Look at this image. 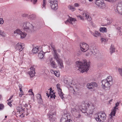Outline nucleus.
Returning a JSON list of instances; mask_svg holds the SVG:
<instances>
[{"label": "nucleus", "instance_id": "f257e3e1", "mask_svg": "<svg viewBox=\"0 0 122 122\" xmlns=\"http://www.w3.org/2000/svg\"><path fill=\"white\" fill-rule=\"evenodd\" d=\"M76 63L77 66L79 68L78 70L81 72L83 73L89 70L90 62H87L86 60L82 61H77Z\"/></svg>", "mask_w": 122, "mask_h": 122}, {"label": "nucleus", "instance_id": "f03ea898", "mask_svg": "<svg viewBox=\"0 0 122 122\" xmlns=\"http://www.w3.org/2000/svg\"><path fill=\"white\" fill-rule=\"evenodd\" d=\"M35 24L33 23H31L28 21L25 22L23 23V28L25 31L30 32L33 30Z\"/></svg>", "mask_w": 122, "mask_h": 122}, {"label": "nucleus", "instance_id": "7ed1b4c3", "mask_svg": "<svg viewBox=\"0 0 122 122\" xmlns=\"http://www.w3.org/2000/svg\"><path fill=\"white\" fill-rule=\"evenodd\" d=\"M81 111L78 106H76L75 108L72 109L71 112L73 116L76 118H80L81 115L79 113Z\"/></svg>", "mask_w": 122, "mask_h": 122}, {"label": "nucleus", "instance_id": "20e7f679", "mask_svg": "<svg viewBox=\"0 0 122 122\" xmlns=\"http://www.w3.org/2000/svg\"><path fill=\"white\" fill-rule=\"evenodd\" d=\"M106 115L104 112H100L97 114V116L96 118V121L98 122H103L106 119Z\"/></svg>", "mask_w": 122, "mask_h": 122}, {"label": "nucleus", "instance_id": "39448f33", "mask_svg": "<svg viewBox=\"0 0 122 122\" xmlns=\"http://www.w3.org/2000/svg\"><path fill=\"white\" fill-rule=\"evenodd\" d=\"M51 8L56 10L58 8V2L57 0H48Z\"/></svg>", "mask_w": 122, "mask_h": 122}, {"label": "nucleus", "instance_id": "423d86ee", "mask_svg": "<svg viewBox=\"0 0 122 122\" xmlns=\"http://www.w3.org/2000/svg\"><path fill=\"white\" fill-rule=\"evenodd\" d=\"M102 87L103 89L106 90L109 89L111 86L112 85L109 82L107 81L106 80H102Z\"/></svg>", "mask_w": 122, "mask_h": 122}, {"label": "nucleus", "instance_id": "0eeeda50", "mask_svg": "<svg viewBox=\"0 0 122 122\" xmlns=\"http://www.w3.org/2000/svg\"><path fill=\"white\" fill-rule=\"evenodd\" d=\"M80 46L81 51L82 52H86L89 50V45L84 42L81 43L80 44Z\"/></svg>", "mask_w": 122, "mask_h": 122}, {"label": "nucleus", "instance_id": "6e6552de", "mask_svg": "<svg viewBox=\"0 0 122 122\" xmlns=\"http://www.w3.org/2000/svg\"><path fill=\"white\" fill-rule=\"evenodd\" d=\"M14 33L15 34V35L16 36H17V35H20V38L21 39L24 38L27 35L26 33L25 32H22L20 30L18 29L14 31Z\"/></svg>", "mask_w": 122, "mask_h": 122}, {"label": "nucleus", "instance_id": "1a4fd4ad", "mask_svg": "<svg viewBox=\"0 0 122 122\" xmlns=\"http://www.w3.org/2000/svg\"><path fill=\"white\" fill-rule=\"evenodd\" d=\"M86 86L89 89L94 90L95 88L97 87L98 85L96 83L93 82L87 83Z\"/></svg>", "mask_w": 122, "mask_h": 122}, {"label": "nucleus", "instance_id": "9d476101", "mask_svg": "<svg viewBox=\"0 0 122 122\" xmlns=\"http://www.w3.org/2000/svg\"><path fill=\"white\" fill-rule=\"evenodd\" d=\"M115 11L116 12L121 13L122 14V1L118 3L116 7H115Z\"/></svg>", "mask_w": 122, "mask_h": 122}, {"label": "nucleus", "instance_id": "9b49d317", "mask_svg": "<svg viewBox=\"0 0 122 122\" xmlns=\"http://www.w3.org/2000/svg\"><path fill=\"white\" fill-rule=\"evenodd\" d=\"M56 112L55 110H50L48 112L49 116V118L50 120L54 119V117L56 114Z\"/></svg>", "mask_w": 122, "mask_h": 122}, {"label": "nucleus", "instance_id": "f8f14e48", "mask_svg": "<svg viewBox=\"0 0 122 122\" xmlns=\"http://www.w3.org/2000/svg\"><path fill=\"white\" fill-rule=\"evenodd\" d=\"M95 3L98 7L100 8L104 5L103 0H96Z\"/></svg>", "mask_w": 122, "mask_h": 122}, {"label": "nucleus", "instance_id": "ddd939ff", "mask_svg": "<svg viewBox=\"0 0 122 122\" xmlns=\"http://www.w3.org/2000/svg\"><path fill=\"white\" fill-rule=\"evenodd\" d=\"M60 84H58L56 85L57 88L58 90V94L61 98L63 100L65 99L63 97L64 94L62 92L61 89L60 88Z\"/></svg>", "mask_w": 122, "mask_h": 122}, {"label": "nucleus", "instance_id": "4468645a", "mask_svg": "<svg viewBox=\"0 0 122 122\" xmlns=\"http://www.w3.org/2000/svg\"><path fill=\"white\" fill-rule=\"evenodd\" d=\"M23 44L21 43H18L15 46V48L16 50L19 51H22L24 47L23 46Z\"/></svg>", "mask_w": 122, "mask_h": 122}, {"label": "nucleus", "instance_id": "2eb2a0df", "mask_svg": "<svg viewBox=\"0 0 122 122\" xmlns=\"http://www.w3.org/2000/svg\"><path fill=\"white\" fill-rule=\"evenodd\" d=\"M76 21V19L74 18H72L69 16L68 19L65 22V23L67 24L68 22H69L70 24H72V22H74Z\"/></svg>", "mask_w": 122, "mask_h": 122}, {"label": "nucleus", "instance_id": "dca6fc26", "mask_svg": "<svg viewBox=\"0 0 122 122\" xmlns=\"http://www.w3.org/2000/svg\"><path fill=\"white\" fill-rule=\"evenodd\" d=\"M50 62L51 66L53 68H56L57 67V65L56 64L55 61L53 60L52 58H51L50 60Z\"/></svg>", "mask_w": 122, "mask_h": 122}, {"label": "nucleus", "instance_id": "f3484780", "mask_svg": "<svg viewBox=\"0 0 122 122\" xmlns=\"http://www.w3.org/2000/svg\"><path fill=\"white\" fill-rule=\"evenodd\" d=\"M50 71L51 73L54 74L57 77H59V76L60 73L59 71L52 69Z\"/></svg>", "mask_w": 122, "mask_h": 122}, {"label": "nucleus", "instance_id": "a211bd4d", "mask_svg": "<svg viewBox=\"0 0 122 122\" xmlns=\"http://www.w3.org/2000/svg\"><path fill=\"white\" fill-rule=\"evenodd\" d=\"M106 80L107 81L109 82L112 85V77L111 76H109L107 77L106 79L104 80Z\"/></svg>", "mask_w": 122, "mask_h": 122}, {"label": "nucleus", "instance_id": "6ab92c4d", "mask_svg": "<svg viewBox=\"0 0 122 122\" xmlns=\"http://www.w3.org/2000/svg\"><path fill=\"white\" fill-rule=\"evenodd\" d=\"M46 52H44L42 51H41L38 55V57L40 59L43 58L44 57L45 53Z\"/></svg>", "mask_w": 122, "mask_h": 122}, {"label": "nucleus", "instance_id": "aec40b11", "mask_svg": "<svg viewBox=\"0 0 122 122\" xmlns=\"http://www.w3.org/2000/svg\"><path fill=\"white\" fill-rule=\"evenodd\" d=\"M20 114L22 113V114L20 115H19V116L20 117H24V116L25 114L26 115V116L28 115L29 113L28 111H27V112H25L24 110V111H22L21 112H20Z\"/></svg>", "mask_w": 122, "mask_h": 122}, {"label": "nucleus", "instance_id": "412c9836", "mask_svg": "<svg viewBox=\"0 0 122 122\" xmlns=\"http://www.w3.org/2000/svg\"><path fill=\"white\" fill-rule=\"evenodd\" d=\"M16 109L17 110V113L18 114V113H20L22 111H24V109H23L22 107H20L19 106H17L16 107Z\"/></svg>", "mask_w": 122, "mask_h": 122}, {"label": "nucleus", "instance_id": "4be33fe9", "mask_svg": "<svg viewBox=\"0 0 122 122\" xmlns=\"http://www.w3.org/2000/svg\"><path fill=\"white\" fill-rule=\"evenodd\" d=\"M83 17H85L87 20L89 21L92 20V18L90 16H89L86 13H84L83 14Z\"/></svg>", "mask_w": 122, "mask_h": 122}, {"label": "nucleus", "instance_id": "5701e85b", "mask_svg": "<svg viewBox=\"0 0 122 122\" xmlns=\"http://www.w3.org/2000/svg\"><path fill=\"white\" fill-rule=\"evenodd\" d=\"M58 64L59 67L60 68H63L64 67L63 62L61 60L57 62Z\"/></svg>", "mask_w": 122, "mask_h": 122}, {"label": "nucleus", "instance_id": "b1692460", "mask_svg": "<svg viewBox=\"0 0 122 122\" xmlns=\"http://www.w3.org/2000/svg\"><path fill=\"white\" fill-rule=\"evenodd\" d=\"M39 47H38L33 48L32 50V53L33 54L36 53L39 51Z\"/></svg>", "mask_w": 122, "mask_h": 122}, {"label": "nucleus", "instance_id": "393cba45", "mask_svg": "<svg viewBox=\"0 0 122 122\" xmlns=\"http://www.w3.org/2000/svg\"><path fill=\"white\" fill-rule=\"evenodd\" d=\"M110 52L112 55V53L115 52V49L114 47V46L112 45L110 48Z\"/></svg>", "mask_w": 122, "mask_h": 122}, {"label": "nucleus", "instance_id": "a878e982", "mask_svg": "<svg viewBox=\"0 0 122 122\" xmlns=\"http://www.w3.org/2000/svg\"><path fill=\"white\" fill-rule=\"evenodd\" d=\"M53 55L54 58L56 60L57 62L61 60L58 54Z\"/></svg>", "mask_w": 122, "mask_h": 122}, {"label": "nucleus", "instance_id": "bb28decb", "mask_svg": "<svg viewBox=\"0 0 122 122\" xmlns=\"http://www.w3.org/2000/svg\"><path fill=\"white\" fill-rule=\"evenodd\" d=\"M30 71V72H32V76H35V68H34L33 67H31L30 68V71Z\"/></svg>", "mask_w": 122, "mask_h": 122}, {"label": "nucleus", "instance_id": "cd10ccee", "mask_svg": "<svg viewBox=\"0 0 122 122\" xmlns=\"http://www.w3.org/2000/svg\"><path fill=\"white\" fill-rule=\"evenodd\" d=\"M29 18L30 19L33 20L36 19V15L34 14H32V15H29Z\"/></svg>", "mask_w": 122, "mask_h": 122}, {"label": "nucleus", "instance_id": "c85d7f7f", "mask_svg": "<svg viewBox=\"0 0 122 122\" xmlns=\"http://www.w3.org/2000/svg\"><path fill=\"white\" fill-rule=\"evenodd\" d=\"M92 34L94 36L97 37L100 36V34L99 32L97 31H95L94 33H92Z\"/></svg>", "mask_w": 122, "mask_h": 122}, {"label": "nucleus", "instance_id": "c756f323", "mask_svg": "<svg viewBox=\"0 0 122 122\" xmlns=\"http://www.w3.org/2000/svg\"><path fill=\"white\" fill-rule=\"evenodd\" d=\"M110 117L107 120L108 122H113L114 120V118L113 116H110Z\"/></svg>", "mask_w": 122, "mask_h": 122}, {"label": "nucleus", "instance_id": "7c9ffc66", "mask_svg": "<svg viewBox=\"0 0 122 122\" xmlns=\"http://www.w3.org/2000/svg\"><path fill=\"white\" fill-rule=\"evenodd\" d=\"M100 31L102 32H106L107 31V29L105 27L101 28L100 29Z\"/></svg>", "mask_w": 122, "mask_h": 122}, {"label": "nucleus", "instance_id": "2f4dec72", "mask_svg": "<svg viewBox=\"0 0 122 122\" xmlns=\"http://www.w3.org/2000/svg\"><path fill=\"white\" fill-rule=\"evenodd\" d=\"M0 35L4 37H5L6 36V34L4 32V31H2L0 29Z\"/></svg>", "mask_w": 122, "mask_h": 122}, {"label": "nucleus", "instance_id": "473e14b6", "mask_svg": "<svg viewBox=\"0 0 122 122\" xmlns=\"http://www.w3.org/2000/svg\"><path fill=\"white\" fill-rule=\"evenodd\" d=\"M89 50L90 51H89L88 53L90 55H92L93 53V51H94L93 47L91 46L90 47Z\"/></svg>", "mask_w": 122, "mask_h": 122}, {"label": "nucleus", "instance_id": "72a5a7b5", "mask_svg": "<svg viewBox=\"0 0 122 122\" xmlns=\"http://www.w3.org/2000/svg\"><path fill=\"white\" fill-rule=\"evenodd\" d=\"M101 40L102 43L105 44V43L107 41V40L104 38H102L101 39Z\"/></svg>", "mask_w": 122, "mask_h": 122}, {"label": "nucleus", "instance_id": "f704fd0d", "mask_svg": "<svg viewBox=\"0 0 122 122\" xmlns=\"http://www.w3.org/2000/svg\"><path fill=\"white\" fill-rule=\"evenodd\" d=\"M37 97L38 99L40 101H42V99L41 98V95L40 94H38L37 95Z\"/></svg>", "mask_w": 122, "mask_h": 122}, {"label": "nucleus", "instance_id": "c9c22d12", "mask_svg": "<svg viewBox=\"0 0 122 122\" xmlns=\"http://www.w3.org/2000/svg\"><path fill=\"white\" fill-rule=\"evenodd\" d=\"M116 113V111H114V110H113L111 112L110 114L109 115L110 116H114L115 115V114Z\"/></svg>", "mask_w": 122, "mask_h": 122}, {"label": "nucleus", "instance_id": "e433bc0d", "mask_svg": "<svg viewBox=\"0 0 122 122\" xmlns=\"http://www.w3.org/2000/svg\"><path fill=\"white\" fill-rule=\"evenodd\" d=\"M67 121V118L62 117L60 120V122H66Z\"/></svg>", "mask_w": 122, "mask_h": 122}, {"label": "nucleus", "instance_id": "4c0bfd02", "mask_svg": "<svg viewBox=\"0 0 122 122\" xmlns=\"http://www.w3.org/2000/svg\"><path fill=\"white\" fill-rule=\"evenodd\" d=\"M50 98H54V99H55V98L56 97V96L55 95L54 93L53 92L52 93H51V94L50 93Z\"/></svg>", "mask_w": 122, "mask_h": 122}, {"label": "nucleus", "instance_id": "58836bf2", "mask_svg": "<svg viewBox=\"0 0 122 122\" xmlns=\"http://www.w3.org/2000/svg\"><path fill=\"white\" fill-rule=\"evenodd\" d=\"M118 71L120 75L122 77V68H119Z\"/></svg>", "mask_w": 122, "mask_h": 122}, {"label": "nucleus", "instance_id": "ea45409f", "mask_svg": "<svg viewBox=\"0 0 122 122\" xmlns=\"http://www.w3.org/2000/svg\"><path fill=\"white\" fill-rule=\"evenodd\" d=\"M4 106L2 104H0V110L3 109L4 108Z\"/></svg>", "mask_w": 122, "mask_h": 122}, {"label": "nucleus", "instance_id": "a19ab883", "mask_svg": "<svg viewBox=\"0 0 122 122\" xmlns=\"http://www.w3.org/2000/svg\"><path fill=\"white\" fill-rule=\"evenodd\" d=\"M46 3V0H43V4L42 5V8H45V5Z\"/></svg>", "mask_w": 122, "mask_h": 122}, {"label": "nucleus", "instance_id": "79ce46f5", "mask_svg": "<svg viewBox=\"0 0 122 122\" xmlns=\"http://www.w3.org/2000/svg\"><path fill=\"white\" fill-rule=\"evenodd\" d=\"M68 7L70 10H72L73 11H74L75 10V8L73 7L72 6L69 5Z\"/></svg>", "mask_w": 122, "mask_h": 122}, {"label": "nucleus", "instance_id": "37998d69", "mask_svg": "<svg viewBox=\"0 0 122 122\" xmlns=\"http://www.w3.org/2000/svg\"><path fill=\"white\" fill-rule=\"evenodd\" d=\"M81 53L82 51H80L78 52L76 54V55L77 56H79L81 54Z\"/></svg>", "mask_w": 122, "mask_h": 122}, {"label": "nucleus", "instance_id": "c03bdc74", "mask_svg": "<svg viewBox=\"0 0 122 122\" xmlns=\"http://www.w3.org/2000/svg\"><path fill=\"white\" fill-rule=\"evenodd\" d=\"M51 46L52 48V50H53L54 49H56V48H55L54 45L53 44V43H51Z\"/></svg>", "mask_w": 122, "mask_h": 122}, {"label": "nucleus", "instance_id": "a18cd8bd", "mask_svg": "<svg viewBox=\"0 0 122 122\" xmlns=\"http://www.w3.org/2000/svg\"><path fill=\"white\" fill-rule=\"evenodd\" d=\"M52 51H53V52L54 55L58 54L57 53V51L56 49H54L53 50H52Z\"/></svg>", "mask_w": 122, "mask_h": 122}, {"label": "nucleus", "instance_id": "49530a36", "mask_svg": "<svg viewBox=\"0 0 122 122\" xmlns=\"http://www.w3.org/2000/svg\"><path fill=\"white\" fill-rule=\"evenodd\" d=\"M4 23V20L2 18H0V24H2Z\"/></svg>", "mask_w": 122, "mask_h": 122}, {"label": "nucleus", "instance_id": "de8ad7c7", "mask_svg": "<svg viewBox=\"0 0 122 122\" xmlns=\"http://www.w3.org/2000/svg\"><path fill=\"white\" fill-rule=\"evenodd\" d=\"M28 74H29V75L30 76V77H32L35 76H32V72H30V71H28Z\"/></svg>", "mask_w": 122, "mask_h": 122}, {"label": "nucleus", "instance_id": "09e8293b", "mask_svg": "<svg viewBox=\"0 0 122 122\" xmlns=\"http://www.w3.org/2000/svg\"><path fill=\"white\" fill-rule=\"evenodd\" d=\"M23 91H22V92H20L19 93L20 97H21V96L23 95Z\"/></svg>", "mask_w": 122, "mask_h": 122}, {"label": "nucleus", "instance_id": "8fccbe9b", "mask_svg": "<svg viewBox=\"0 0 122 122\" xmlns=\"http://www.w3.org/2000/svg\"><path fill=\"white\" fill-rule=\"evenodd\" d=\"M118 32L120 35H122V30L119 31H118Z\"/></svg>", "mask_w": 122, "mask_h": 122}, {"label": "nucleus", "instance_id": "3c124183", "mask_svg": "<svg viewBox=\"0 0 122 122\" xmlns=\"http://www.w3.org/2000/svg\"><path fill=\"white\" fill-rule=\"evenodd\" d=\"M22 16L24 17H25L27 16H28V15L27 14H24Z\"/></svg>", "mask_w": 122, "mask_h": 122}, {"label": "nucleus", "instance_id": "603ef678", "mask_svg": "<svg viewBox=\"0 0 122 122\" xmlns=\"http://www.w3.org/2000/svg\"><path fill=\"white\" fill-rule=\"evenodd\" d=\"M117 109H118V108H117V107L115 106L114 107V108L113 109V110H114V111H116V110Z\"/></svg>", "mask_w": 122, "mask_h": 122}, {"label": "nucleus", "instance_id": "864d4df0", "mask_svg": "<svg viewBox=\"0 0 122 122\" xmlns=\"http://www.w3.org/2000/svg\"><path fill=\"white\" fill-rule=\"evenodd\" d=\"M74 5L76 7H78L79 6V4L77 3H76Z\"/></svg>", "mask_w": 122, "mask_h": 122}, {"label": "nucleus", "instance_id": "5fc2aeb1", "mask_svg": "<svg viewBox=\"0 0 122 122\" xmlns=\"http://www.w3.org/2000/svg\"><path fill=\"white\" fill-rule=\"evenodd\" d=\"M8 105L10 106V107H11L12 106V104L11 103V102H8Z\"/></svg>", "mask_w": 122, "mask_h": 122}, {"label": "nucleus", "instance_id": "6e6d98bb", "mask_svg": "<svg viewBox=\"0 0 122 122\" xmlns=\"http://www.w3.org/2000/svg\"><path fill=\"white\" fill-rule=\"evenodd\" d=\"M117 30H118V31H119L122 30L120 27H117Z\"/></svg>", "mask_w": 122, "mask_h": 122}, {"label": "nucleus", "instance_id": "4d7b16f0", "mask_svg": "<svg viewBox=\"0 0 122 122\" xmlns=\"http://www.w3.org/2000/svg\"><path fill=\"white\" fill-rule=\"evenodd\" d=\"M29 92H31L32 93V95H34V94L33 93V92H32V89H30L29 91Z\"/></svg>", "mask_w": 122, "mask_h": 122}, {"label": "nucleus", "instance_id": "13d9d810", "mask_svg": "<svg viewBox=\"0 0 122 122\" xmlns=\"http://www.w3.org/2000/svg\"><path fill=\"white\" fill-rule=\"evenodd\" d=\"M49 90H50V94H51V93H52V92H53L54 91H52V88H51L49 89Z\"/></svg>", "mask_w": 122, "mask_h": 122}, {"label": "nucleus", "instance_id": "bf43d9fd", "mask_svg": "<svg viewBox=\"0 0 122 122\" xmlns=\"http://www.w3.org/2000/svg\"><path fill=\"white\" fill-rule=\"evenodd\" d=\"M78 17H80L81 20H83V17H82L81 16H78Z\"/></svg>", "mask_w": 122, "mask_h": 122}, {"label": "nucleus", "instance_id": "052dcab7", "mask_svg": "<svg viewBox=\"0 0 122 122\" xmlns=\"http://www.w3.org/2000/svg\"><path fill=\"white\" fill-rule=\"evenodd\" d=\"M19 87L20 89H22V85L21 84H19Z\"/></svg>", "mask_w": 122, "mask_h": 122}, {"label": "nucleus", "instance_id": "680f3d73", "mask_svg": "<svg viewBox=\"0 0 122 122\" xmlns=\"http://www.w3.org/2000/svg\"><path fill=\"white\" fill-rule=\"evenodd\" d=\"M119 105V103L118 102H117L115 104L116 106L117 107Z\"/></svg>", "mask_w": 122, "mask_h": 122}, {"label": "nucleus", "instance_id": "e2e57ef3", "mask_svg": "<svg viewBox=\"0 0 122 122\" xmlns=\"http://www.w3.org/2000/svg\"><path fill=\"white\" fill-rule=\"evenodd\" d=\"M13 97V96H11L10 97V98L8 100V101H9V100H11V99Z\"/></svg>", "mask_w": 122, "mask_h": 122}, {"label": "nucleus", "instance_id": "0e129e2a", "mask_svg": "<svg viewBox=\"0 0 122 122\" xmlns=\"http://www.w3.org/2000/svg\"><path fill=\"white\" fill-rule=\"evenodd\" d=\"M57 51L58 53H60L61 52V50L60 49H58L57 50Z\"/></svg>", "mask_w": 122, "mask_h": 122}, {"label": "nucleus", "instance_id": "69168bd1", "mask_svg": "<svg viewBox=\"0 0 122 122\" xmlns=\"http://www.w3.org/2000/svg\"><path fill=\"white\" fill-rule=\"evenodd\" d=\"M46 95L48 97H50V94H48L47 93H46Z\"/></svg>", "mask_w": 122, "mask_h": 122}, {"label": "nucleus", "instance_id": "338daca9", "mask_svg": "<svg viewBox=\"0 0 122 122\" xmlns=\"http://www.w3.org/2000/svg\"><path fill=\"white\" fill-rule=\"evenodd\" d=\"M86 105H87V106L88 107H89L90 105L88 103H86Z\"/></svg>", "mask_w": 122, "mask_h": 122}, {"label": "nucleus", "instance_id": "774afa93", "mask_svg": "<svg viewBox=\"0 0 122 122\" xmlns=\"http://www.w3.org/2000/svg\"><path fill=\"white\" fill-rule=\"evenodd\" d=\"M112 100H113L112 99L111 100H110L109 101V103H110V102H112Z\"/></svg>", "mask_w": 122, "mask_h": 122}]
</instances>
